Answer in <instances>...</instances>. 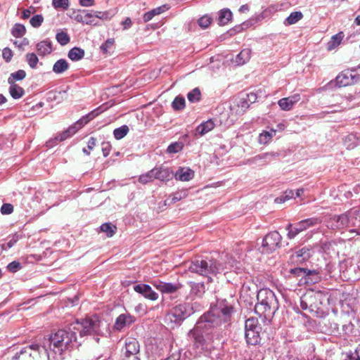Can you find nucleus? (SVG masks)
Instances as JSON below:
<instances>
[{"label":"nucleus","mask_w":360,"mask_h":360,"mask_svg":"<svg viewBox=\"0 0 360 360\" xmlns=\"http://www.w3.org/2000/svg\"><path fill=\"white\" fill-rule=\"evenodd\" d=\"M26 32L25 27L21 24H15L12 28L11 34L13 37L18 38L22 37Z\"/></svg>","instance_id":"obj_40"},{"label":"nucleus","mask_w":360,"mask_h":360,"mask_svg":"<svg viewBox=\"0 0 360 360\" xmlns=\"http://www.w3.org/2000/svg\"><path fill=\"white\" fill-rule=\"evenodd\" d=\"M276 130L271 129L269 131H264L259 134V142L262 144H266L269 143L271 138L276 134Z\"/></svg>","instance_id":"obj_35"},{"label":"nucleus","mask_w":360,"mask_h":360,"mask_svg":"<svg viewBox=\"0 0 360 360\" xmlns=\"http://www.w3.org/2000/svg\"><path fill=\"white\" fill-rule=\"evenodd\" d=\"M129 132V127L127 125H123L113 131V134L117 140H120L124 137Z\"/></svg>","instance_id":"obj_39"},{"label":"nucleus","mask_w":360,"mask_h":360,"mask_svg":"<svg viewBox=\"0 0 360 360\" xmlns=\"http://www.w3.org/2000/svg\"><path fill=\"white\" fill-rule=\"evenodd\" d=\"M245 330H259L260 327L258 325V321L255 318H250L246 320L245 324Z\"/></svg>","instance_id":"obj_41"},{"label":"nucleus","mask_w":360,"mask_h":360,"mask_svg":"<svg viewBox=\"0 0 360 360\" xmlns=\"http://www.w3.org/2000/svg\"><path fill=\"white\" fill-rule=\"evenodd\" d=\"M303 18V15L300 11H295L290 14V15L285 20L284 24L285 25H291L295 24Z\"/></svg>","instance_id":"obj_33"},{"label":"nucleus","mask_w":360,"mask_h":360,"mask_svg":"<svg viewBox=\"0 0 360 360\" xmlns=\"http://www.w3.org/2000/svg\"><path fill=\"white\" fill-rule=\"evenodd\" d=\"M139 352V344L135 339H128L125 342L124 358L137 356Z\"/></svg>","instance_id":"obj_19"},{"label":"nucleus","mask_w":360,"mask_h":360,"mask_svg":"<svg viewBox=\"0 0 360 360\" xmlns=\"http://www.w3.org/2000/svg\"><path fill=\"white\" fill-rule=\"evenodd\" d=\"M26 77V72L23 70H19L17 72L11 74L8 79V84H15V81L22 80Z\"/></svg>","instance_id":"obj_34"},{"label":"nucleus","mask_w":360,"mask_h":360,"mask_svg":"<svg viewBox=\"0 0 360 360\" xmlns=\"http://www.w3.org/2000/svg\"><path fill=\"white\" fill-rule=\"evenodd\" d=\"M191 293L195 296L200 297L205 292V287L202 283H191Z\"/></svg>","instance_id":"obj_31"},{"label":"nucleus","mask_w":360,"mask_h":360,"mask_svg":"<svg viewBox=\"0 0 360 360\" xmlns=\"http://www.w3.org/2000/svg\"><path fill=\"white\" fill-rule=\"evenodd\" d=\"M69 68V64L65 59L58 60L53 66V72L56 74H61Z\"/></svg>","instance_id":"obj_26"},{"label":"nucleus","mask_w":360,"mask_h":360,"mask_svg":"<svg viewBox=\"0 0 360 360\" xmlns=\"http://www.w3.org/2000/svg\"><path fill=\"white\" fill-rule=\"evenodd\" d=\"M194 312L193 305L189 303L180 304L172 309L167 319L174 323H179Z\"/></svg>","instance_id":"obj_11"},{"label":"nucleus","mask_w":360,"mask_h":360,"mask_svg":"<svg viewBox=\"0 0 360 360\" xmlns=\"http://www.w3.org/2000/svg\"><path fill=\"white\" fill-rule=\"evenodd\" d=\"M103 154L105 157H107L110 152L111 146L108 142H103L101 144Z\"/></svg>","instance_id":"obj_59"},{"label":"nucleus","mask_w":360,"mask_h":360,"mask_svg":"<svg viewBox=\"0 0 360 360\" xmlns=\"http://www.w3.org/2000/svg\"><path fill=\"white\" fill-rule=\"evenodd\" d=\"M22 268V265L19 262L13 261L9 263L7 266V269L9 271L15 273Z\"/></svg>","instance_id":"obj_53"},{"label":"nucleus","mask_w":360,"mask_h":360,"mask_svg":"<svg viewBox=\"0 0 360 360\" xmlns=\"http://www.w3.org/2000/svg\"><path fill=\"white\" fill-rule=\"evenodd\" d=\"M174 176L178 181H188L194 177V172L186 167H180L174 173Z\"/></svg>","instance_id":"obj_20"},{"label":"nucleus","mask_w":360,"mask_h":360,"mask_svg":"<svg viewBox=\"0 0 360 360\" xmlns=\"http://www.w3.org/2000/svg\"><path fill=\"white\" fill-rule=\"evenodd\" d=\"M91 13L93 14L94 18H98L101 20H110L111 18V15L109 12L105 11H91Z\"/></svg>","instance_id":"obj_48"},{"label":"nucleus","mask_w":360,"mask_h":360,"mask_svg":"<svg viewBox=\"0 0 360 360\" xmlns=\"http://www.w3.org/2000/svg\"><path fill=\"white\" fill-rule=\"evenodd\" d=\"M360 81V67L347 69L340 72L335 79L330 82L332 86L343 87L354 84Z\"/></svg>","instance_id":"obj_9"},{"label":"nucleus","mask_w":360,"mask_h":360,"mask_svg":"<svg viewBox=\"0 0 360 360\" xmlns=\"http://www.w3.org/2000/svg\"><path fill=\"white\" fill-rule=\"evenodd\" d=\"M155 178L162 181H168L174 176L172 170L164 166L153 168Z\"/></svg>","instance_id":"obj_16"},{"label":"nucleus","mask_w":360,"mask_h":360,"mask_svg":"<svg viewBox=\"0 0 360 360\" xmlns=\"http://www.w3.org/2000/svg\"><path fill=\"white\" fill-rule=\"evenodd\" d=\"M172 108L176 110H180L185 108V99L183 96H176L172 102Z\"/></svg>","instance_id":"obj_42"},{"label":"nucleus","mask_w":360,"mask_h":360,"mask_svg":"<svg viewBox=\"0 0 360 360\" xmlns=\"http://www.w3.org/2000/svg\"><path fill=\"white\" fill-rule=\"evenodd\" d=\"M68 56L70 60L77 61L84 58V51L81 48L74 47L69 51Z\"/></svg>","instance_id":"obj_28"},{"label":"nucleus","mask_w":360,"mask_h":360,"mask_svg":"<svg viewBox=\"0 0 360 360\" xmlns=\"http://www.w3.org/2000/svg\"><path fill=\"white\" fill-rule=\"evenodd\" d=\"M155 178V174L153 169L148 171V172L141 174L139 178V181L143 184H146L147 183L153 181Z\"/></svg>","instance_id":"obj_37"},{"label":"nucleus","mask_w":360,"mask_h":360,"mask_svg":"<svg viewBox=\"0 0 360 360\" xmlns=\"http://www.w3.org/2000/svg\"><path fill=\"white\" fill-rule=\"evenodd\" d=\"M188 100L191 102H197L200 99V91L198 88H195L187 95Z\"/></svg>","instance_id":"obj_44"},{"label":"nucleus","mask_w":360,"mask_h":360,"mask_svg":"<svg viewBox=\"0 0 360 360\" xmlns=\"http://www.w3.org/2000/svg\"><path fill=\"white\" fill-rule=\"evenodd\" d=\"M86 11H82L80 12V13L77 14L75 16V20L82 23H88V21H86Z\"/></svg>","instance_id":"obj_60"},{"label":"nucleus","mask_w":360,"mask_h":360,"mask_svg":"<svg viewBox=\"0 0 360 360\" xmlns=\"http://www.w3.org/2000/svg\"><path fill=\"white\" fill-rule=\"evenodd\" d=\"M9 92L11 96L14 99H18L21 98L24 94V89L16 84H9Z\"/></svg>","instance_id":"obj_32"},{"label":"nucleus","mask_w":360,"mask_h":360,"mask_svg":"<svg viewBox=\"0 0 360 360\" xmlns=\"http://www.w3.org/2000/svg\"><path fill=\"white\" fill-rule=\"evenodd\" d=\"M321 222V220L319 218L313 217L302 220L295 225L288 224L286 226V230L288 231L287 236L289 239H292L300 233L311 226L319 224Z\"/></svg>","instance_id":"obj_10"},{"label":"nucleus","mask_w":360,"mask_h":360,"mask_svg":"<svg viewBox=\"0 0 360 360\" xmlns=\"http://www.w3.org/2000/svg\"><path fill=\"white\" fill-rule=\"evenodd\" d=\"M94 0H79V4L82 6L88 7L94 5Z\"/></svg>","instance_id":"obj_63"},{"label":"nucleus","mask_w":360,"mask_h":360,"mask_svg":"<svg viewBox=\"0 0 360 360\" xmlns=\"http://www.w3.org/2000/svg\"><path fill=\"white\" fill-rule=\"evenodd\" d=\"M86 21H88V23H85L86 25L94 26L98 25V21L94 18L91 11L86 12Z\"/></svg>","instance_id":"obj_54"},{"label":"nucleus","mask_w":360,"mask_h":360,"mask_svg":"<svg viewBox=\"0 0 360 360\" xmlns=\"http://www.w3.org/2000/svg\"><path fill=\"white\" fill-rule=\"evenodd\" d=\"M3 58L6 61L9 62L13 57V52L8 48H5L2 52Z\"/></svg>","instance_id":"obj_58"},{"label":"nucleus","mask_w":360,"mask_h":360,"mask_svg":"<svg viewBox=\"0 0 360 360\" xmlns=\"http://www.w3.org/2000/svg\"><path fill=\"white\" fill-rule=\"evenodd\" d=\"M290 273L293 275L297 276H302L305 278V283L312 282L313 281H309V276L313 275H317V271L316 270H309L304 268H294L290 269Z\"/></svg>","instance_id":"obj_21"},{"label":"nucleus","mask_w":360,"mask_h":360,"mask_svg":"<svg viewBox=\"0 0 360 360\" xmlns=\"http://www.w3.org/2000/svg\"><path fill=\"white\" fill-rule=\"evenodd\" d=\"M326 298V295L321 291L309 290L306 292V300L309 303L310 310L319 309Z\"/></svg>","instance_id":"obj_13"},{"label":"nucleus","mask_w":360,"mask_h":360,"mask_svg":"<svg viewBox=\"0 0 360 360\" xmlns=\"http://www.w3.org/2000/svg\"><path fill=\"white\" fill-rule=\"evenodd\" d=\"M215 127V124L212 119H210L200 125H198L195 129V136H204L208 132L211 131Z\"/></svg>","instance_id":"obj_22"},{"label":"nucleus","mask_w":360,"mask_h":360,"mask_svg":"<svg viewBox=\"0 0 360 360\" xmlns=\"http://www.w3.org/2000/svg\"><path fill=\"white\" fill-rule=\"evenodd\" d=\"M305 299L306 293L300 297V307L304 310H306L307 309H310L309 303H308V302Z\"/></svg>","instance_id":"obj_61"},{"label":"nucleus","mask_w":360,"mask_h":360,"mask_svg":"<svg viewBox=\"0 0 360 360\" xmlns=\"http://www.w3.org/2000/svg\"><path fill=\"white\" fill-rule=\"evenodd\" d=\"M44 18L41 15H35L30 19V24L34 27H39L43 22Z\"/></svg>","instance_id":"obj_52"},{"label":"nucleus","mask_w":360,"mask_h":360,"mask_svg":"<svg viewBox=\"0 0 360 360\" xmlns=\"http://www.w3.org/2000/svg\"><path fill=\"white\" fill-rule=\"evenodd\" d=\"M101 111L99 109H96L86 115L82 117L73 125L70 126L67 130L64 131L61 134L55 136L53 139H51L46 142L48 147H53L54 145L58 144L59 142L63 141L68 138L74 135L79 129L87 124L90 120L95 118L100 114Z\"/></svg>","instance_id":"obj_5"},{"label":"nucleus","mask_w":360,"mask_h":360,"mask_svg":"<svg viewBox=\"0 0 360 360\" xmlns=\"http://www.w3.org/2000/svg\"><path fill=\"white\" fill-rule=\"evenodd\" d=\"M342 328L345 333H352V330L354 329V325L351 322H349L348 324H345L342 326Z\"/></svg>","instance_id":"obj_62"},{"label":"nucleus","mask_w":360,"mask_h":360,"mask_svg":"<svg viewBox=\"0 0 360 360\" xmlns=\"http://www.w3.org/2000/svg\"><path fill=\"white\" fill-rule=\"evenodd\" d=\"M232 13L229 9H223L219 13L218 22L220 25H226L231 19Z\"/></svg>","instance_id":"obj_30"},{"label":"nucleus","mask_w":360,"mask_h":360,"mask_svg":"<svg viewBox=\"0 0 360 360\" xmlns=\"http://www.w3.org/2000/svg\"><path fill=\"white\" fill-rule=\"evenodd\" d=\"M257 299L255 312L265 319L272 317L278 309V302L274 292L267 288L261 289L257 292Z\"/></svg>","instance_id":"obj_3"},{"label":"nucleus","mask_w":360,"mask_h":360,"mask_svg":"<svg viewBox=\"0 0 360 360\" xmlns=\"http://www.w3.org/2000/svg\"><path fill=\"white\" fill-rule=\"evenodd\" d=\"M167 9V7L166 6H160V7H158V8H155L148 12H146L144 15H143V21L145 22H147L148 21H150V20L153 19V18L155 16V15H159L162 13H163L165 10Z\"/></svg>","instance_id":"obj_29"},{"label":"nucleus","mask_w":360,"mask_h":360,"mask_svg":"<svg viewBox=\"0 0 360 360\" xmlns=\"http://www.w3.org/2000/svg\"><path fill=\"white\" fill-rule=\"evenodd\" d=\"M117 227L110 223H105L101 226V231L105 232L108 237H112L115 233Z\"/></svg>","instance_id":"obj_38"},{"label":"nucleus","mask_w":360,"mask_h":360,"mask_svg":"<svg viewBox=\"0 0 360 360\" xmlns=\"http://www.w3.org/2000/svg\"><path fill=\"white\" fill-rule=\"evenodd\" d=\"M76 340V332L70 329V325L68 328L58 330L47 342L50 349L56 354H62L63 352L72 348Z\"/></svg>","instance_id":"obj_4"},{"label":"nucleus","mask_w":360,"mask_h":360,"mask_svg":"<svg viewBox=\"0 0 360 360\" xmlns=\"http://www.w3.org/2000/svg\"><path fill=\"white\" fill-rule=\"evenodd\" d=\"M26 60L30 65V67L32 69L37 68V63L39 62V59L37 56L34 53H29L26 55Z\"/></svg>","instance_id":"obj_43"},{"label":"nucleus","mask_w":360,"mask_h":360,"mask_svg":"<svg viewBox=\"0 0 360 360\" xmlns=\"http://www.w3.org/2000/svg\"><path fill=\"white\" fill-rule=\"evenodd\" d=\"M282 237L278 231H272L266 234L262 240V252L269 253L280 247Z\"/></svg>","instance_id":"obj_12"},{"label":"nucleus","mask_w":360,"mask_h":360,"mask_svg":"<svg viewBox=\"0 0 360 360\" xmlns=\"http://www.w3.org/2000/svg\"><path fill=\"white\" fill-rule=\"evenodd\" d=\"M184 148V144L181 142H174L171 143L167 149L168 153H176L181 150Z\"/></svg>","instance_id":"obj_45"},{"label":"nucleus","mask_w":360,"mask_h":360,"mask_svg":"<svg viewBox=\"0 0 360 360\" xmlns=\"http://www.w3.org/2000/svg\"><path fill=\"white\" fill-rule=\"evenodd\" d=\"M52 4L56 9L65 10L69 6V0H53Z\"/></svg>","instance_id":"obj_47"},{"label":"nucleus","mask_w":360,"mask_h":360,"mask_svg":"<svg viewBox=\"0 0 360 360\" xmlns=\"http://www.w3.org/2000/svg\"><path fill=\"white\" fill-rule=\"evenodd\" d=\"M134 290L141 294L146 298L150 300H156L158 298V294L153 290L151 287L146 284H139L134 286Z\"/></svg>","instance_id":"obj_15"},{"label":"nucleus","mask_w":360,"mask_h":360,"mask_svg":"<svg viewBox=\"0 0 360 360\" xmlns=\"http://www.w3.org/2000/svg\"><path fill=\"white\" fill-rule=\"evenodd\" d=\"M153 285L162 293L172 294L181 288L182 285L179 283H165L161 281H154Z\"/></svg>","instance_id":"obj_14"},{"label":"nucleus","mask_w":360,"mask_h":360,"mask_svg":"<svg viewBox=\"0 0 360 360\" xmlns=\"http://www.w3.org/2000/svg\"><path fill=\"white\" fill-rule=\"evenodd\" d=\"M292 198H294V191L292 190L286 191L285 192L284 195L279 198H276L275 202L278 203H282L284 202L285 200Z\"/></svg>","instance_id":"obj_49"},{"label":"nucleus","mask_w":360,"mask_h":360,"mask_svg":"<svg viewBox=\"0 0 360 360\" xmlns=\"http://www.w3.org/2000/svg\"><path fill=\"white\" fill-rule=\"evenodd\" d=\"M115 42L114 39H108L103 44L101 45V50L103 53L108 52V50L113 46Z\"/></svg>","instance_id":"obj_50"},{"label":"nucleus","mask_w":360,"mask_h":360,"mask_svg":"<svg viewBox=\"0 0 360 360\" xmlns=\"http://www.w3.org/2000/svg\"><path fill=\"white\" fill-rule=\"evenodd\" d=\"M135 321V318L129 314H120L115 320V329L121 330L125 326H129Z\"/></svg>","instance_id":"obj_18"},{"label":"nucleus","mask_w":360,"mask_h":360,"mask_svg":"<svg viewBox=\"0 0 360 360\" xmlns=\"http://www.w3.org/2000/svg\"><path fill=\"white\" fill-rule=\"evenodd\" d=\"M343 37L344 34L342 32L333 35L330 40L328 42V50L331 51L338 46L340 44Z\"/></svg>","instance_id":"obj_27"},{"label":"nucleus","mask_w":360,"mask_h":360,"mask_svg":"<svg viewBox=\"0 0 360 360\" xmlns=\"http://www.w3.org/2000/svg\"><path fill=\"white\" fill-rule=\"evenodd\" d=\"M101 322L98 317L94 316L82 321H76L70 324V329L76 333H79L81 337L91 335H100Z\"/></svg>","instance_id":"obj_6"},{"label":"nucleus","mask_w":360,"mask_h":360,"mask_svg":"<svg viewBox=\"0 0 360 360\" xmlns=\"http://www.w3.org/2000/svg\"><path fill=\"white\" fill-rule=\"evenodd\" d=\"M56 39L61 46L67 45L70 41V37L68 34L63 30L56 34Z\"/></svg>","instance_id":"obj_36"},{"label":"nucleus","mask_w":360,"mask_h":360,"mask_svg":"<svg viewBox=\"0 0 360 360\" xmlns=\"http://www.w3.org/2000/svg\"><path fill=\"white\" fill-rule=\"evenodd\" d=\"M251 50L250 49H243L236 56L235 62L238 65H243L250 58Z\"/></svg>","instance_id":"obj_24"},{"label":"nucleus","mask_w":360,"mask_h":360,"mask_svg":"<svg viewBox=\"0 0 360 360\" xmlns=\"http://www.w3.org/2000/svg\"><path fill=\"white\" fill-rule=\"evenodd\" d=\"M235 312L232 303L226 300H218L210 311L202 316L188 335L193 339L195 347L207 349L212 342L211 334L214 329L228 323Z\"/></svg>","instance_id":"obj_1"},{"label":"nucleus","mask_w":360,"mask_h":360,"mask_svg":"<svg viewBox=\"0 0 360 360\" xmlns=\"http://www.w3.org/2000/svg\"><path fill=\"white\" fill-rule=\"evenodd\" d=\"M11 360H49L46 344L43 347L32 345L21 349Z\"/></svg>","instance_id":"obj_8"},{"label":"nucleus","mask_w":360,"mask_h":360,"mask_svg":"<svg viewBox=\"0 0 360 360\" xmlns=\"http://www.w3.org/2000/svg\"><path fill=\"white\" fill-rule=\"evenodd\" d=\"M300 100V94H294L291 96L280 99L278 104L281 110L288 111L292 108L294 105Z\"/></svg>","instance_id":"obj_17"},{"label":"nucleus","mask_w":360,"mask_h":360,"mask_svg":"<svg viewBox=\"0 0 360 360\" xmlns=\"http://www.w3.org/2000/svg\"><path fill=\"white\" fill-rule=\"evenodd\" d=\"M235 264L236 260L228 255H226L224 258L221 257L219 261L213 259H197L191 262L189 266V271L203 276L210 277V275H217L225 271L226 269L233 268ZM208 280L211 281L210 278Z\"/></svg>","instance_id":"obj_2"},{"label":"nucleus","mask_w":360,"mask_h":360,"mask_svg":"<svg viewBox=\"0 0 360 360\" xmlns=\"http://www.w3.org/2000/svg\"><path fill=\"white\" fill-rule=\"evenodd\" d=\"M13 212V207L11 204L5 203L1 207L2 214H10Z\"/></svg>","instance_id":"obj_56"},{"label":"nucleus","mask_w":360,"mask_h":360,"mask_svg":"<svg viewBox=\"0 0 360 360\" xmlns=\"http://www.w3.org/2000/svg\"><path fill=\"white\" fill-rule=\"evenodd\" d=\"M258 21V19H250L246 22H244L240 27H236L237 30H240L243 29H247L250 26L254 25L255 23H257Z\"/></svg>","instance_id":"obj_57"},{"label":"nucleus","mask_w":360,"mask_h":360,"mask_svg":"<svg viewBox=\"0 0 360 360\" xmlns=\"http://www.w3.org/2000/svg\"><path fill=\"white\" fill-rule=\"evenodd\" d=\"M212 19L208 15H203L198 20V25L202 29L207 28L211 24Z\"/></svg>","instance_id":"obj_46"},{"label":"nucleus","mask_w":360,"mask_h":360,"mask_svg":"<svg viewBox=\"0 0 360 360\" xmlns=\"http://www.w3.org/2000/svg\"><path fill=\"white\" fill-rule=\"evenodd\" d=\"M359 219H360V208L355 207L342 214L330 218L328 222V226L332 229H342L354 226Z\"/></svg>","instance_id":"obj_7"},{"label":"nucleus","mask_w":360,"mask_h":360,"mask_svg":"<svg viewBox=\"0 0 360 360\" xmlns=\"http://www.w3.org/2000/svg\"><path fill=\"white\" fill-rule=\"evenodd\" d=\"M310 249L307 248H303L297 251L296 255L297 257H302L303 259H307L311 257Z\"/></svg>","instance_id":"obj_51"},{"label":"nucleus","mask_w":360,"mask_h":360,"mask_svg":"<svg viewBox=\"0 0 360 360\" xmlns=\"http://www.w3.org/2000/svg\"><path fill=\"white\" fill-rule=\"evenodd\" d=\"M96 144V139L94 137H91L87 143V148L89 150L94 149Z\"/></svg>","instance_id":"obj_64"},{"label":"nucleus","mask_w":360,"mask_h":360,"mask_svg":"<svg viewBox=\"0 0 360 360\" xmlns=\"http://www.w3.org/2000/svg\"><path fill=\"white\" fill-rule=\"evenodd\" d=\"M245 338L248 344L255 345L259 340V330H245Z\"/></svg>","instance_id":"obj_25"},{"label":"nucleus","mask_w":360,"mask_h":360,"mask_svg":"<svg viewBox=\"0 0 360 360\" xmlns=\"http://www.w3.org/2000/svg\"><path fill=\"white\" fill-rule=\"evenodd\" d=\"M37 51L39 56H44L50 54L52 51V43L50 40L46 39L37 44Z\"/></svg>","instance_id":"obj_23"},{"label":"nucleus","mask_w":360,"mask_h":360,"mask_svg":"<svg viewBox=\"0 0 360 360\" xmlns=\"http://www.w3.org/2000/svg\"><path fill=\"white\" fill-rule=\"evenodd\" d=\"M345 360H360V344L353 353L347 356Z\"/></svg>","instance_id":"obj_55"}]
</instances>
